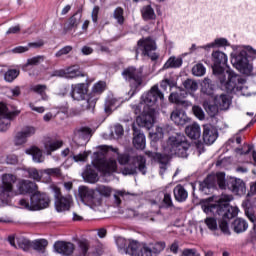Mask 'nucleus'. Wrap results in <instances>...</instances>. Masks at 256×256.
Returning <instances> with one entry per match:
<instances>
[{
    "mask_svg": "<svg viewBox=\"0 0 256 256\" xmlns=\"http://www.w3.org/2000/svg\"><path fill=\"white\" fill-rule=\"evenodd\" d=\"M79 253L80 256H87V252L89 251V241L81 240L78 242Z\"/></svg>",
    "mask_w": 256,
    "mask_h": 256,
    "instance_id": "obj_46",
    "label": "nucleus"
},
{
    "mask_svg": "<svg viewBox=\"0 0 256 256\" xmlns=\"http://www.w3.org/2000/svg\"><path fill=\"white\" fill-rule=\"evenodd\" d=\"M54 251L60 255L69 256L75 251V245L71 242L58 241L54 244Z\"/></svg>",
    "mask_w": 256,
    "mask_h": 256,
    "instance_id": "obj_21",
    "label": "nucleus"
},
{
    "mask_svg": "<svg viewBox=\"0 0 256 256\" xmlns=\"http://www.w3.org/2000/svg\"><path fill=\"white\" fill-rule=\"evenodd\" d=\"M249 203H244L243 206L246 207L245 215L248 217L249 221L254 223L253 231H256V215L255 212L249 211V207H247Z\"/></svg>",
    "mask_w": 256,
    "mask_h": 256,
    "instance_id": "obj_47",
    "label": "nucleus"
},
{
    "mask_svg": "<svg viewBox=\"0 0 256 256\" xmlns=\"http://www.w3.org/2000/svg\"><path fill=\"white\" fill-rule=\"evenodd\" d=\"M119 249H123L124 252L127 255H131V256H137L139 255V250L142 248L139 246V242L135 241V240H125L123 238H119L116 241Z\"/></svg>",
    "mask_w": 256,
    "mask_h": 256,
    "instance_id": "obj_14",
    "label": "nucleus"
},
{
    "mask_svg": "<svg viewBox=\"0 0 256 256\" xmlns=\"http://www.w3.org/2000/svg\"><path fill=\"white\" fill-rule=\"evenodd\" d=\"M41 61H45V56H35L27 60V63L22 66V69H27L29 65H39Z\"/></svg>",
    "mask_w": 256,
    "mask_h": 256,
    "instance_id": "obj_45",
    "label": "nucleus"
},
{
    "mask_svg": "<svg viewBox=\"0 0 256 256\" xmlns=\"http://www.w3.org/2000/svg\"><path fill=\"white\" fill-rule=\"evenodd\" d=\"M204 223L210 231H217V229H219V226L217 225V219L214 217H207L204 220Z\"/></svg>",
    "mask_w": 256,
    "mask_h": 256,
    "instance_id": "obj_44",
    "label": "nucleus"
},
{
    "mask_svg": "<svg viewBox=\"0 0 256 256\" xmlns=\"http://www.w3.org/2000/svg\"><path fill=\"white\" fill-rule=\"evenodd\" d=\"M231 227L234 233H244V231H247L249 225L243 218H237L233 221Z\"/></svg>",
    "mask_w": 256,
    "mask_h": 256,
    "instance_id": "obj_32",
    "label": "nucleus"
},
{
    "mask_svg": "<svg viewBox=\"0 0 256 256\" xmlns=\"http://www.w3.org/2000/svg\"><path fill=\"white\" fill-rule=\"evenodd\" d=\"M201 91L202 93H204V95H213V84H211V79H204V81L202 82Z\"/></svg>",
    "mask_w": 256,
    "mask_h": 256,
    "instance_id": "obj_42",
    "label": "nucleus"
},
{
    "mask_svg": "<svg viewBox=\"0 0 256 256\" xmlns=\"http://www.w3.org/2000/svg\"><path fill=\"white\" fill-rule=\"evenodd\" d=\"M114 133L117 135V137H122L123 133H125V130L123 129L122 125L117 124L114 126Z\"/></svg>",
    "mask_w": 256,
    "mask_h": 256,
    "instance_id": "obj_64",
    "label": "nucleus"
},
{
    "mask_svg": "<svg viewBox=\"0 0 256 256\" xmlns=\"http://www.w3.org/2000/svg\"><path fill=\"white\" fill-rule=\"evenodd\" d=\"M190 147L191 145L187 142L185 135L177 134L167 139L166 144L163 146L165 154L147 150L145 151V155H147L151 161L159 163L160 173L163 175L167 170V165H169L171 157H173V155L182 158L188 157L189 153H187V151H189Z\"/></svg>",
    "mask_w": 256,
    "mask_h": 256,
    "instance_id": "obj_1",
    "label": "nucleus"
},
{
    "mask_svg": "<svg viewBox=\"0 0 256 256\" xmlns=\"http://www.w3.org/2000/svg\"><path fill=\"white\" fill-rule=\"evenodd\" d=\"M38 186L35 182H32L30 180H23L19 185V191L20 193H35L37 191Z\"/></svg>",
    "mask_w": 256,
    "mask_h": 256,
    "instance_id": "obj_30",
    "label": "nucleus"
},
{
    "mask_svg": "<svg viewBox=\"0 0 256 256\" xmlns=\"http://www.w3.org/2000/svg\"><path fill=\"white\" fill-rule=\"evenodd\" d=\"M47 245H49V242L46 239H39L33 241L31 247L34 251H38V253H45Z\"/></svg>",
    "mask_w": 256,
    "mask_h": 256,
    "instance_id": "obj_37",
    "label": "nucleus"
},
{
    "mask_svg": "<svg viewBox=\"0 0 256 256\" xmlns=\"http://www.w3.org/2000/svg\"><path fill=\"white\" fill-rule=\"evenodd\" d=\"M19 115V112H9L6 106V112L0 114V131H7L11 127V117Z\"/></svg>",
    "mask_w": 256,
    "mask_h": 256,
    "instance_id": "obj_22",
    "label": "nucleus"
},
{
    "mask_svg": "<svg viewBox=\"0 0 256 256\" xmlns=\"http://www.w3.org/2000/svg\"><path fill=\"white\" fill-rule=\"evenodd\" d=\"M229 201H231V199L227 196L226 198H220L218 202L202 205V209L206 215H218L221 217L219 221V229L224 235H231L229 221L239 215V208L229 205Z\"/></svg>",
    "mask_w": 256,
    "mask_h": 256,
    "instance_id": "obj_3",
    "label": "nucleus"
},
{
    "mask_svg": "<svg viewBox=\"0 0 256 256\" xmlns=\"http://www.w3.org/2000/svg\"><path fill=\"white\" fill-rule=\"evenodd\" d=\"M192 73L196 77H203V75H205V66H203V64H196L192 68Z\"/></svg>",
    "mask_w": 256,
    "mask_h": 256,
    "instance_id": "obj_49",
    "label": "nucleus"
},
{
    "mask_svg": "<svg viewBox=\"0 0 256 256\" xmlns=\"http://www.w3.org/2000/svg\"><path fill=\"white\" fill-rule=\"evenodd\" d=\"M113 18L117 21L118 25L125 24V10L123 7L118 6L113 12Z\"/></svg>",
    "mask_w": 256,
    "mask_h": 256,
    "instance_id": "obj_40",
    "label": "nucleus"
},
{
    "mask_svg": "<svg viewBox=\"0 0 256 256\" xmlns=\"http://www.w3.org/2000/svg\"><path fill=\"white\" fill-rule=\"evenodd\" d=\"M232 65L238 69V71H247L249 69V60L247 59V52L241 51L235 54L231 60Z\"/></svg>",
    "mask_w": 256,
    "mask_h": 256,
    "instance_id": "obj_16",
    "label": "nucleus"
},
{
    "mask_svg": "<svg viewBox=\"0 0 256 256\" xmlns=\"http://www.w3.org/2000/svg\"><path fill=\"white\" fill-rule=\"evenodd\" d=\"M75 15H77V13ZM75 15H73L69 19V29L77 28L79 26V23H81V18L77 19Z\"/></svg>",
    "mask_w": 256,
    "mask_h": 256,
    "instance_id": "obj_58",
    "label": "nucleus"
},
{
    "mask_svg": "<svg viewBox=\"0 0 256 256\" xmlns=\"http://www.w3.org/2000/svg\"><path fill=\"white\" fill-rule=\"evenodd\" d=\"M65 77L66 79H77V77H87V73L79 69L78 66H72L66 69Z\"/></svg>",
    "mask_w": 256,
    "mask_h": 256,
    "instance_id": "obj_31",
    "label": "nucleus"
},
{
    "mask_svg": "<svg viewBox=\"0 0 256 256\" xmlns=\"http://www.w3.org/2000/svg\"><path fill=\"white\" fill-rule=\"evenodd\" d=\"M27 155H32L34 163H43L45 161V156H43V151L39 147L32 146L26 150Z\"/></svg>",
    "mask_w": 256,
    "mask_h": 256,
    "instance_id": "obj_29",
    "label": "nucleus"
},
{
    "mask_svg": "<svg viewBox=\"0 0 256 256\" xmlns=\"http://www.w3.org/2000/svg\"><path fill=\"white\" fill-rule=\"evenodd\" d=\"M61 147H63V140H53L49 138L44 143L46 155H51L53 151H57V149H61Z\"/></svg>",
    "mask_w": 256,
    "mask_h": 256,
    "instance_id": "obj_25",
    "label": "nucleus"
},
{
    "mask_svg": "<svg viewBox=\"0 0 256 256\" xmlns=\"http://www.w3.org/2000/svg\"><path fill=\"white\" fill-rule=\"evenodd\" d=\"M203 107L210 117H215L219 113V107L209 100L203 102Z\"/></svg>",
    "mask_w": 256,
    "mask_h": 256,
    "instance_id": "obj_35",
    "label": "nucleus"
},
{
    "mask_svg": "<svg viewBox=\"0 0 256 256\" xmlns=\"http://www.w3.org/2000/svg\"><path fill=\"white\" fill-rule=\"evenodd\" d=\"M137 45L144 57H149L151 61H157L159 59V53L155 52L157 51V42L151 36L141 38L138 40Z\"/></svg>",
    "mask_w": 256,
    "mask_h": 256,
    "instance_id": "obj_9",
    "label": "nucleus"
},
{
    "mask_svg": "<svg viewBox=\"0 0 256 256\" xmlns=\"http://www.w3.org/2000/svg\"><path fill=\"white\" fill-rule=\"evenodd\" d=\"M136 256H153V251L147 247H142L139 249L138 255Z\"/></svg>",
    "mask_w": 256,
    "mask_h": 256,
    "instance_id": "obj_61",
    "label": "nucleus"
},
{
    "mask_svg": "<svg viewBox=\"0 0 256 256\" xmlns=\"http://www.w3.org/2000/svg\"><path fill=\"white\" fill-rule=\"evenodd\" d=\"M170 253H173L174 255H177L179 253V241L175 240L171 245H170Z\"/></svg>",
    "mask_w": 256,
    "mask_h": 256,
    "instance_id": "obj_63",
    "label": "nucleus"
},
{
    "mask_svg": "<svg viewBox=\"0 0 256 256\" xmlns=\"http://www.w3.org/2000/svg\"><path fill=\"white\" fill-rule=\"evenodd\" d=\"M212 61H213V73L214 75H219V81L221 83V87L227 91V93H231L232 91H241L243 89V85H245L246 80L236 74L227 65V55L221 51H214L212 53Z\"/></svg>",
    "mask_w": 256,
    "mask_h": 256,
    "instance_id": "obj_2",
    "label": "nucleus"
},
{
    "mask_svg": "<svg viewBox=\"0 0 256 256\" xmlns=\"http://www.w3.org/2000/svg\"><path fill=\"white\" fill-rule=\"evenodd\" d=\"M89 93L88 83H79L72 85L71 97L74 101H85V97Z\"/></svg>",
    "mask_w": 256,
    "mask_h": 256,
    "instance_id": "obj_15",
    "label": "nucleus"
},
{
    "mask_svg": "<svg viewBox=\"0 0 256 256\" xmlns=\"http://www.w3.org/2000/svg\"><path fill=\"white\" fill-rule=\"evenodd\" d=\"M29 179H33L34 181H41L43 179V170H37V168H28L27 170Z\"/></svg>",
    "mask_w": 256,
    "mask_h": 256,
    "instance_id": "obj_41",
    "label": "nucleus"
},
{
    "mask_svg": "<svg viewBox=\"0 0 256 256\" xmlns=\"http://www.w3.org/2000/svg\"><path fill=\"white\" fill-rule=\"evenodd\" d=\"M229 189L234 195H245L247 193V186L242 179L231 178L228 182L225 181V173L220 172L208 175L199 184V189L202 193H207L209 189Z\"/></svg>",
    "mask_w": 256,
    "mask_h": 256,
    "instance_id": "obj_4",
    "label": "nucleus"
},
{
    "mask_svg": "<svg viewBox=\"0 0 256 256\" xmlns=\"http://www.w3.org/2000/svg\"><path fill=\"white\" fill-rule=\"evenodd\" d=\"M165 133H169V126H166V128L157 127L155 132V136H156L155 138L163 139V135H165Z\"/></svg>",
    "mask_w": 256,
    "mask_h": 256,
    "instance_id": "obj_54",
    "label": "nucleus"
},
{
    "mask_svg": "<svg viewBox=\"0 0 256 256\" xmlns=\"http://www.w3.org/2000/svg\"><path fill=\"white\" fill-rule=\"evenodd\" d=\"M8 241L12 247H15V249H22V251H29L33 243L23 236H18L16 239L13 236H10Z\"/></svg>",
    "mask_w": 256,
    "mask_h": 256,
    "instance_id": "obj_18",
    "label": "nucleus"
},
{
    "mask_svg": "<svg viewBox=\"0 0 256 256\" xmlns=\"http://www.w3.org/2000/svg\"><path fill=\"white\" fill-rule=\"evenodd\" d=\"M163 203L166 207H173V199L169 193L164 194Z\"/></svg>",
    "mask_w": 256,
    "mask_h": 256,
    "instance_id": "obj_62",
    "label": "nucleus"
},
{
    "mask_svg": "<svg viewBox=\"0 0 256 256\" xmlns=\"http://www.w3.org/2000/svg\"><path fill=\"white\" fill-rule=\"evenodd\" d=\"M130 160L131 156L127 153L118 155V163H120V165H127V163H129Z\"/></svg>",
    "mask_w": 256,
    "mask_h": 256,
    "instance_id": "obj_57",
    "label": "nucleus"
},
{
    "mask_svg": "<svg viewBox=\"0 0 256 256\" xmlns=\"http://www.w3.org/2000/svg\"><path fill=\"white\" fill-rule=\"evenodd\" d=\"M133 135V145L135 149H140L143 151V149H145V134L139 132V129L133 126Z\"/></svg>",
    "mask_w": 256,
    "mask_h": 256,
    "instance_id": "obj_24",
    "label": "nucleus"
},
{
    "mask_svg": "<svg viewBox=\"0 0 256 256\" xmlns=\"http://www.w3.org/2000/svg\"><path fill=\"white\" fill-rule=\"evenodd\" d=\"M141 15L144 21H153L157 17V15H155V10L151 5L143 6L141 9Z\"/></svg>",
    "mask_w": 256,
    "mask_h": 256,
    "instance_id": "obj_33",
    "label": "nucleus"
},
{
    "mask_svg": "<svg viewBox=\"0 0 256 256\" xmlns=\"http://www.w3.org/2000/svg\"><path fill=\"white\" fill-rule=\"evenodd\" d=\"M187 93L183 92V90L178 89L175 92H172L169 96L170 103H175L176 105H182V107H189L191 102L185 100Z\"/></svg>",
    "mask_w": 256,
    "mask_h": 256,
    "instance_id": "obj_20",
    "label": "nucleus"
},
{
    "mask_svg": "<svg viewBox=\"0 0 256 256\" xmlns=\"http://www.w3.org/2000/svg\"><path fill=\"white\" fill-rule=\"evenodd\" d=\"M137 171L142 175H147V159H145V156L138 155L134 157L133 164L124 168L126 175H137Z\"/></svg>",
    "mask_w": 256,
    "mask_h": 256,
    "instance_id": "obj_13",
    "label": "nucleus"
},
{
    "mask_svg": "<svg viewBox=\"0 0 256 256\" xmlns=\"http://www.w3.org/2000/svg\"><path fill=\"white\" fill-rule=\"evenodd\" d=\"M185 133L189 139L197 140L201 137V126L197 123H193L186 127Z\"/></svg>",
    "mask_w": 256,
    "mask_h": 256,
    "instance_id": "obj_28",
    "label": "nucleus"
},
{
    "mask_svg": "<svg viewBox=\"0 0 256 256\" xmlns=\"http://www.w3.org/2000/svg\"><path fill=\"white\" fill-rule=\"evenodd\" d=\"M95 192L99 193L101 197L109 198L113 193V188L106 185H98L95 190L89 189L85 186L79 188V195L83 203H87L90 207H101L103 199L101 197H97Z\"/></svg>",
    "mask_w": 256,
    "mask_h": 256,
    "instance_id": "obj_6",
    "label": "nucleus"
},
{
    "mask_svg": "<svg viewBox=\"0 0 256 256\" xmlns=\"http://www.w3.org/2000/svg\"><path fill=\"white\" fill-rule=\"evenodd\" d=\"M103 175H111L117 171V161L114 159L99 158L94 162V165H88L83 173L84 181L87 183H97L99 181V173Z\"/></svg>",
    "mask_w": 256,
    "mask_h": 256,
    "instance_id": "obj_5",
    "label": "nucleus"
},
{
    "mask_svg": "<svg viewBox=\"0 0 256 256\" xmlns=\"http://www.w3.org/2000/svg\"><path fill=\"white\" fill-rule=\"evenodd\" d=\"M164 96H163V92L161 90H159L158 86H153L150 91L144 93L141 96V103H143L144 105H147V107H149V111L150 113H154L155 112V108H153L154 105H157V102L163 101Z\"/></svg>",
    "mask_w": 256,
    "mask_h": 256,
    "instance_id": "obj_10",
    "label": "nucleus"
},
{
    "mask_svg": "<svg viewBox=\"0 0 256 256\" xmlns=\"http://www.w3.org/2000/svg\"><path fill=\"white\" fill-rule=\"evenodd\" d=\"M73 51V46H64L58 52H56L55 57H63V55H69Z\"/></svg>",
    "mask_w": 256,
    "mask_h": 256,
    "instance_id": "obj_55",
    "label": "nucleus"
},
{
    "mask_svg": "<svg viewBox=\"0 0 256 256\" xmlns=\"http://www.w3.org/2000/svg\"><path fill=\"white\" fill-rule=\"evenodd\" d=\"M54 193L56 211H58V213L69 211V209H71V203H73V196H63L61 189L57 187L54 188Z\"/></svg>",
    "mask_w": 256,
    "mask_h": 256,
    "instance_id": "obj_12",
    "label": "nucleus"
},
{
    "mask_svg": "<svg viewBox=\"0 0 256 256\" xmlns=\"http://www.w3.org/2000/svg\"><path fill=\"white\" fill-rule=\"evenodd\" d=\"M181 256H201V254L195 248H186L182 251Z\"/></svg>",
    "mask_w": 256,
    "mask_h": 256,
    "instance_id": "obj_56",
    "label": "nucleus"
},
{
    "mask_svg": "<svg viewBox=\"0 0 256 256\" xmlns=\"http://www.w3.org/2000/svg\"><path fill=\"white\" fill-rule=\"evenodd\" d=\"M218 133L217 128L211 124L203 126V141L206 145H213L217 141Z\"/></svg>",
    "mask_w": 256,
    "mask_h": 256,
    "instance_id": "obj_17",
    "label": "nucleus"
},
{
    "mask_svg": "<svg viewBox=\"0 0 256 256\" xmlns=\"http://www.w3.org/2000/svg\"><path fill=\"white\" fill-rule=\"evenodd\" d=\"M174 193V199L178 201V203H183V201H187V197H189V193H187V190H185V187L183 185L178 184L173 189Z\"/></svg>",
    "mask_w": 256,
    "mask_h": 256,
    "instance_id": "obj_27",
    "label": "nucleus"
},
{
    "mask_svg": "<svg viewBox=\"0 0 256 256\" xmlns=\"http://www.w3.org/2000/svg\"><path fill=\"white\" fill-rule=\"evenodd\" d=\"M175 85V81L171 79H164L160 83L161 89H164V91L167 89V87H173Z\"/></svg>",
    "mask_w": 256,
    "mask_h": 256,
    "instance_id": "obj_60",
    "label": "nucleus"
},
{
    "mask_svg": "<svg viewBox=\"0 0 256 256\" xmlns=\"http://www.w3.org/2000/svg\"><path fill=\"white\" fill-rule=\"evenodd\" d=\"M17 181V177L13 174H3L2 175V195H7L13 192V184Z\"/></svg>",
    "mask_w": 256,
    "mask_h": 256,
    "instance_id": "obj_19",
    "label": "nucleus"
},
{
    "mask_svg": "<svg viewBox=\"0 0 256 256\" xmlns=\"http://www.w3.org/2000/svg\"><path fill=\"white\" fill-rule=\"evenodd\" d=\"M151 110H149V114H145L139 118H137V123L140 127H145L146 129H151L153 127V123H155V117L151 114Z\"/></svg>",
    "mask_w": 256,
    "mask_h": 256,
    "instance_id": "obj_26",
    "label": "nucleus"
},
{
    "mask_svg": "<svg viewBox=\"0 0 256 256\" xmlns=\"http://www.w3.org/2000/svg\"><path fill=\"white\" fill-rule=\"evenodd\" d=\"M171 121H173L176 125H185L188 119L187 115L181 108H176L170 115Z\"/></svg>",
    "mask_w": 256,
    "mask_h": 256,
    "instance_id": "obj_23",
    "label": "nucleus"
},
{
    "mask_svg": "<svg viewBox=\"0 0 256 256\" xmlns=\"http://www.w3.org/2000/svg\"><path fill=\"white\" fill-rule=\"evenodd\" d=\"M105 89H107V83H105V81L95 83L92 87V92L89 94V97L85 102L86 105L82 108V111H85L86 109H95V105H97V100L99 99L97 95H101Z\"/></svg>",
    "mask_w": 256,
    "mask_h": 256,
    "instance_id": "obj_11",
    "label": "nucleus"
},
{
    "mask_svg": "<svg viewBox=\"0 0 256 256\" xmlns=\"http://www.w3.org/2000/svg\"><path fill=\"white\" fill-rule=\"evenodd\" d=\"M43 173L51 177H61V168H48L44 169Z\"/></svg>",
    "mask_w": 256,
    "mask_h": 256,
    "instance_id": "obj_51",
    "label": "nucleus"
},
{
    "mask_svg": "<svg viewBox=\"0 0 256 256\" xmlns=\"http://www.w3.org/2000/svg\"><path fill=\"white\" fill-rule=\"evenodd\" d=\"M166 247L165 242H157L156 244H154L152 253H161V251H163Z\"/></svg>",
    "mask_w": 256,
    "mask_h": 256,
    "instance_id": "obj_59",
    "label": "nucleus"
},
{
    "mask_svg": "<svg viewBox=\"0 0 256 256\" xmlns=\"http://www.w3.org/2000/svg\"><path fill=\"white\" fill-rule=\"evenodd\" d=\"M183 65V58L171 56L164 64V69H179Z\"/></svg>",
    "mask_w": 256,
    "mask_h": 256,
    "instance_id": "obj_34",
    "label": "nucleus"
},
{
    "mask_svg": "<svg viewBox=\"0 0 256 256\" xmlns=\"http://www.w3.org/2000/svg\"><path fill=\"white\" fill-rule=\"evenodd\" d=\"M183 86H184V89H186V91H197V89L199 87L197 85V82H195V80H191V79H187L186 81H184Z\"/></svg>",
    "mask_w": 256,
    "mask_h": 256,
    "instance_id": "obj_48",
    "label": "nucleus"
},
{
    "mask_svg": "<svg viewBox=\"0 0 256 256\" xmlns=\"http://www.w3.org/2000/svg\"><path fill=\"white\" fill-rule=\"evenodd\" d=\"M122 77L130 83L131 90L129 94L131 97L145 85V75H143V69L141 68L127 67L122 71Z\"/></svg>",
    "mask_w": 256,
    "mask_h": 256,
    "instance_id": "obj_7",
    "label": "nucleus"
},
{
    "mask_svg": "<svg viewBox=\"0 0 256 256\" xmlns=\"http://www.w3.org/2000/svg\"><path fill=\"white\" fill-rule=\"evenodd\" d=\"M20 71L17 69H9L5 74H4V79L8 83H13L15 81L16 77H19Z\"/></svg>",
    "mask_w": 256,
    "mask_h": 256,
    "instance_id": "obj_43",
    "label": "nucleus"
},
{
    "mask_svg": "<svg viewBox=\"0 0 256 256\" xmlns=\"http://www.w3.org/2000/svg\"><path fill=\"white\" fill-rule=\"evenodd\" d=\"M15 145H23L27 143V138L24 136V134L20 131L16 134L14 138Z\"/></svg>",
    "mask_w": 256,
    "mask_h": 256,
    "instance_id": "obj_53",
    "label": "nucleus"
},
{
    "mask_svg": "<svg viewBox=\"0 0 256 256\" xmlns=\"http://www.w3.org/2000/svg\"><path fill=\"white\" fill-rule=\"evenodd\" d=\"M19 205L24 207V209H28V211H41L51 205V198L47 193L36 191L31 195L30 203L26 199H21Z\"/></svg>",
    "mask_w": 256,
    "mask_h": 256,
    "instance_id": "obj_8",
    "label": "nucleus"
},
{
    "mask_svg": "<svg viewBox=\"0 0 256 256\" xmlns=\"http://www.w3.org/2000/svg\"><path fill=\"white\" fill-rule=\"evenodd\" d=\"M216 102L218 103L222 111H227V109H229V105H231V100L229 99V96H227L226 94H222L219 97H217Z\"/></svg>",
    "mask_w": 256,
    "mask_h": 256,
    "instance_id": "obj_39",
    "label": "nucleus"
},
{
    "mask_svg": "<svg viewBox=\"0 0 256 256\" xmlns=\"http://www.w3.org/2000/svg\"><path fill=\"white\" fill-rule=\"evenodd\" d=\"M21 132L24 134V137L27 139L28 137H33L37 132V128L33 126H26L24 127Z\"/></svg>",
    "mask_w": 256,
    "mask_h": 256,
    "instance_id": "obj_50",
    "label": "nucleus"
},
{
    "mask_svg": "<svg viewBox=\"0 0 256 256\" xmlns=\"http://www.w3.org/2000/svg\"><path fill=\"white\" fill-rule=\"evenodd\" d=\"M31 91L33 93H37V95H40L42 98V101H47L49 99V96L45 91H47V85L38 84L31 87Z\"/></svg>",
    "mask_w": 256,
    "mask_h": 256,
    "instance_id": "obj_36",
    "label": "nucleus"
},
{
    "mask_svg": "<svg viewBox=\"0 0 256 256\" xmlns=\"http://www.w3.org/2000/svg\"><path fill=\"white\" fill-rule=\"evenodd\" d=\"M192 111L195 117H197V119H199L200 121H203V119H205V112H203V109L201 107L193 106Z\"/></svg>",
    "mask_w": 256,
    "mask_h": 256,
    "instance_id": "obj_52",
    "label": "nucleus"
},
{
    "mask_svg": "<svg viewBox=\"0 0 256 256\" xmlns=\"http://www.w3.org/2000/svg\"><path fill=\"white\" fill-rule=\"evenodd\" d=\"M91 133H93V130L89 127H80L74 131V135L78 137V139H89Z\"/></svg>",
    "mask_w": 256,
    "mask_h": 256,
    "instance_id": "obj_38",
    "label": "nucleus"
}]
</instances>
